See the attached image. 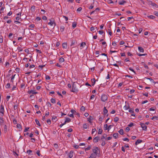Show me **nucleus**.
I'll return each mask as SVG.
<instances>
[{"label": "nucleus", "mask_w": 158, "mask_h": 158, "mask_svg": "<svg viewBox=\"0 0 158 158\" xmlns=\"http://www.w3.org/2000/svg\"><path fill=\"white\" fill-rule=\"evenodd\" d=\"M107 97L105 94L101 96V100L102 102H105L107 100Z\"/></svg>", "instance_id": "obj_1"}, {"label": "nucleus", "mask_w": 158, "mask_h": 158, "mask_svg": "<svg viewBox=\"0 0 158 158\" xmlns=\"http://www.w3.org/2000/svg\"><path fill=\"white\" fill-rule=\"evenodd\" d=\"M71 91L73 92H77L78 90L77 88L74 86V85L73 84L72 86V89L71 90Z\"/></svg>", "instance_id": "obj_2"}, {"label": "nucleus", "mask_w": 158, "mask_h": 158, "mask_svg": "<svg viewBox=\"0 0 158 158\" xmlns=\"http://www.w3.org/2000/svg\"><path fill=\"white\" fill-rule=\"evenodd\" d=\"M49 20L50 22L48 23V24L52 25L53 24H54L55 26L56 25V23L54 22V20L52 18L50 19Z\"/></svg>", "instance_id": "obj_3"}, {"label": "nucleus", "mask_w": 158, "mask_h": 158, "mask_svg": "<svg viewBox=\"0 0 158 158\" xmlns=\"http://www.w3.org/2000/svg\"><path fill=\"white\" fill-rule=\"evenodd\" d=\"M140 125H141L143 130L146 131L147 129V127L143 123H140Z\"/></svg>", "instance_id": "obj_4"}, {"label": "nucleus", "mask_w": 158, "mask_h": 158, "mask_svg": "<svg viewBox=\"0 0 158 158\" xmlns=\"http://www.w3.org/2000/svg\"><path fill=\"white\" fill-rule=\"evenodd\" d=\"M148 4L149 5H151L152 6H154V7H156V8L158 7V6L156 3H153L151 1H149L148 2Z\"/></svg>", "instance_id": "obj_5"}, {"label": "nucleus", "mask_w": 158, "mask_h": 158, "mask_svg": "<svg viewBox=\"0 0 158 158\" xmlns=\"http://www.w3.org/2000/svg\"><path fill=\"white\" fill-rule=\"evenodd\" d=\"M1 106V109H0V112L1 113H2V114L3 115L4 114V106H3L2 105Z\"/></svg>", "instance_id": "obj_6"}, {"label": "nucleus", "mask_w": 158, "mask_h": 158, "mask_svg": "<svg viewBox=\"0 0 158 158\" xmlns=\"http://www.w3.org/2000/svg\"><path fill=\"white\" fill-rule=\"evenodd\" d=\"M98 149V147H96L95 149H93V153L97 155V154H98L97 151Z\"/></svg>", "instance_id": "obj_7"}, {"label": "nucleus", "mask_w": 158, "mask_h": 158, "mask_svg": "<svg viewBox=\"0 0 158 158\" xmlns=\"http://www.w3.org/2000/svg\"><path fill=\"white\" fill-rule=\"evenodd\" d=\"M28 93L29 94H37V92H35L33 90H31L29 91L28 92Z\"/></svg>", "instance_id": "obj_8"}, {"label": "nucleus", "mask_w": 158, "mask_h": 158, "mask_svg": "<svg viewBox=\"0 0 158 158\" xmlns=\"http://www.w3.org/2000/svg\"><path fill=\"white\" fill-rule=\"evenodd\" d=\"M99 139V137L98 136L96 137L93 139V142L94 143H97Z\"/></svg>", "instance_id": "obj_9"}, {"label": "nucleus", "mask_w": 158, "mask_h": 158, "mask_svg": "<svg viewBox=\"0 0 158 158\" xmlns=\"http://www.w3.org/2000/svg\"><path fill=\"white\" fill-rule=\"evenodd\" d=\"M62 47L63 48L66 49L67 47V43H64L62 44Z\"/></svg>", "instance_id": "obj_10"}, {"label": "nucleus", "mask_w": 158, "mask_h": 158, "mask_svg": "<svg viewBox=\"0 0 158 158\" xmlns=\"http://www.w3.org/2000/svg\"><path fill=\"white\" fill-rule=\"evenodd\" d=\"M73 151H71L70 152L69 155V158H71L73 156Z\"/></svg>", "instance_id": "obj_11"}, {"label": "nucleus", "mask_w": 158, "mask_h": 158, "mask_svg": "<svg viewBox=\"0 0 158 158\" xmlns=\"http://www.w3.org/2000/svg\"><path fill=\"white\" fill-rule=\"evenodd\" d=\"M143 141L141 139H138L135 142V144L137 145L139 143H141Z\"/></svg>", "instance_id": "obj_12"}, {"label": "nucleus", "mask_w": 158, "mask_h": 158, "mask_svg": "<svg viewBox=\"0 0 158 158\" xmlns=\"http://www.w3.org/2000/svg\"><path fill=\"white\" fill-rule=\"evenodd\" d=\"M92 82V85L93 86L95 83L96 80L95 78H93L91 79Z\"/></svg>", "instance_id": "obj_13"}, {"label": "nucleus", "mask_w": 158, "mask_h": 158, "mask_svg": "<svg viewBox=\"0 0 158 158\" xmlns=\"http://www.w3.org/2000/svg\"><path fill=\"white\" fill-rule=\"evenodd\" d=\"M97 156V155L94 153H92L90 156V157L91 158H95Z\"/></svg>", "instance_id": "obj_14"}, {"label": "nucleus", "mask_w": 158, "mask_h": 158, "mask_svg": "<svg viewBox=\"0 0 158 158\" xmlns=\"http://www.w3.org/2000/svg\"><path fill=\"white\" fill-rule=\"evenodd\" d=\"M108 110L106 109V107H104V108L103 109V114L104 115L106 114H107L108 112Z\"/></svg>", "instance_id": "obj_15"}, {"label": "nucleus", "mask_w": 158, "mask_h": 158, "mask_svg": "<svg viewBox=\"0 0 158 158\" xmlns=\"http://www.w3.org/2000/svg\"><path fill=\"white\" fill-rule=\"evenodd\" d=\"M94 119V117L92 116H89V117L88 118V121L89 122L91 123V120Z\"/></svg>", "instance_id": "obj_16"}, {"label": "nucleus", "mask_w": 158, "mask_h": 158, "mask_svg": "<svg viewBox=\"0 0 158 158\" xmlns=\"http://www.w3.org/2000/svg\"><path fill=\"white\" fill-rule=\"evenodd\" d=\"M4 123V120L3 118L0 117V123L1 125H3Z\"/></svg>", "instance_id": "obj_17"}, {"label": "nucleus", "mask_w": 158, "mask_h": 158, "mask_svg": "<svg viewBox=\"0 0 158 158\" xmlns=\"http://www.w3.org/2000/svg\"><path fill=\"white\" fill-rule=\"evenodd\" d=\"M71 121V119L68 118H66L65 121V123H69Z\"/></svg>", "instance_id": "obj_18"}, {"label": "nucleus", "mask_w": 158, "mask_h": 158, "mask_svg": "<svg viewBox=\"0 0 158 158\" xmlns=\"http://www.w3.org/2000/svg\"><path fill=\"white\" fill-rule=\"evenodd\" d=\"M138 49H139V51L140 52H144V49H143L142 48V47H138Z\"/></svg>", "instance_id": "obj_19"}, {"label": "nucleus", "mask_w": 158, "mask_h": 158, "mask_svg": "<svg viewBox=\"0 0 158 158\" xmlns=\"http://www.w3.org/2000/svg\"><path fill=\"white\" fill-rule=\"evenodd\" d=\"M118 133H114L113 134V136L115 139H117L118 137Z\"/></svg>", "instance_id": "obj_20"}, {"label": "nucleus", "mask_w": 158, "mask_h": 158, "mask_svg": "<svg viewBox=\"0 0 158 158\" xmlns=\"http://www.w3.org/2000/svg\"><path fill=\"white\" fill-rule=\"evenodd\" d=\"M118 132L121 135H123V130L122 129H120L119 131Z\"/></svg>", "instance_id": "obj_21"}, {"label": "nucleus", "mask_w": 158, "mask_h": 158, "mask_svg": "<svg viewBox=\"0 0 158 158\" xmlns=\"http://www.w3.org/2000/svg\"><path fill=\"white\" fill-rule=\"evenodd\" d=\"M35 123H36L37 125L38 126L40 127L41 126L40 124V123L39 121L37 119H35Z\"/></svg>", "instance_id": "obj_22"}, {"label": "nucleus", "mask_w": 158, "mask_h": 158, "mask_svg": "<svg viewBox=\"0 0 158 158\" xmlns=\"http://www.w3.org/2000/svg\"><path fill=\"white\" fill-rule=\"evenodd\" d=\"M104 130H108V125L107 124H105L104 126Z\"/></svg>", "instance_id": "obj_23"}, {"label": "nucleus", "mask_w": 158, "mask_h": 158, "mask_svg": "<svg viewBox=\"0 0 158 158\" xmlns=\"http://www.w3.org/2000/svg\"><path fill=\"white\" fill-rule=\"evenodd\" d=\"M75 43H77L75 40H72L70 46H72L74 45L75 44Z\"/></svg>", "instance_id": "obj_24"}, {"label": "nucleus", "mask_w": 158, "mask_h": 158, "mask_svg": "<svg viewBox=\"0 0 158 158\" xmlns=\"http://www.w3.org/2000/svg\"><path fill=\"white\" fill-rule=\"evenodd\" d=\"M77 26V23L76 22H73L72 23V27L73 28H75Z\"/></svg>", "instance_id": "obj_25"}, {"label": "nucleus", "mask_w": 158, "mask_h": 158, "mask_svg": "<svg viewBox=\"0 0 158 158\" xmlns=\"http://www.w3.org/2000/svg\"><path fill=\"white\" fill-rule=\"evenodd\" d=\"M148 18H149L152 19H153L155 18V17L153 15H151L150 16H148Z\"/></svg>", "instance_id": "obj_26"}, {"label": "nucleus", "mask_w": 158, "mask_h": 158, "mask_svg": "<svg viewBox=\"0 0 158 158\" xmlns=\"http://www.w3.org/2000/svg\"><path fill=\"white\" fill-rule=\"evenodd\" d=\"M17 128L20 129L21 130H22V126L20 124H17Z\"/></svg>", "instance_id": "obj_27"}, {"label": "nucleus", "mask_w": 158, "mask_h": 158, "mask_svg": "<svg viewBox=\"0 0 158 158\" xmlns=\"http://www.w3.org/2000/svg\"><path fill=\"white\" fill-rule=\"evenodd\" d=\"M35 9V6H32L31 8V10L32 11H34Z\"/></svg>", "instance_id": "obj_28"}, {"label": "nucleus", "mask_w": 158, "mask_h": 158, "mask_svg": "<svg viewBox=\"0 0 158 158\" xmlns=\"http://www.w3.org/2000/svg\"><path fill=\"white\" fill-rule=\"evenodd\" d=\"M126 1H125L123 0L121 2H119V5H123L124 4L126 3Z\"/></svg>", "instance_id": "obj_29"}, {"label": "nucleus", "mask_w": 158, "mask_h": 158, "mask_svg": "<svg viewBox=\"0 0 158 158\" xmlns=\"http://www.w3.org/2000/svg\"><path fill=\"white\" fill-rule=\"evenodd\" d=\"M145 78H146L147 79L150 80L152 82L154 83H156V82H155L154 81L152 78H146V77H145Z\"/></svg>", "instance_id": "obj_30"}, {"label": "nucleus", "mask_w": 158, "mask_h": 158, "mask_svg": "<svg viewBox=\"0 0 158 158\" xmlns=\"http://www.w3.org/2000/svg\"><path fill=\"white\" fill-rule=\"evenodd\" d=\"M118 118L117 117H116L114 118V121L115 122H117L118 120Z\"/></svg>", "instance_id": "obj_31"}, {"label": "nucleus", "mask_w": 158, "mask_h": 158, "mask_svg": "<svg viewBox=\"0 0 158 158\" xmlns=\"http://www.w3.org/2000/svg\"><path fill=\"white\" fill-rule=\"evenodd\" d=\"M51 102L53 103H56V100L55 99L52 98L51 100Z\"/></svg>", "instance_id": "obj_32"}, {"label": "nucleus", "mask_w": 158, "mask_h": 158, "mask_svg": "<svg viewBox=\"0 0 158 158\" xmlns=\"http://www.w3.org/2000/svg\"><path fill=\"white\" fill-rule=\"evenodd\" d=\"M133 110L134 109L133 108H130L129 110V112L132 113H134V111Z\"/></svg>", "instance_id": "obj_33"}, {"label": "nucleus", "mask_w": 158, "mask_h": 158, "mask_svg": "<svg viewBox=\"0 0 158 158\" xmlns=\"http://www.w3.org/2000/svg\"><path fill=\"white\" fill-rule=\"evenodd\" d=\"M4 131L5 132H6L7 131V127L6 125H5L4 127Z\"/></svg>", "instance_id": "obj_34"}, {"label": "nucleus", "mask_w": 158, "mask_h": 158, "mask_svg": "<svg viewBox=\"0 0 158 158\" xmlns=\"http://www.w3.org/2000/svg\"><path fill=\"white\" fill-rule=\"evenodd\" d=\"M10 84L9 83H8L6 85V88H9L10 87Z\"/></svg>", "instance_id": "obj_35"}, {"label": "nucleus", "mask_w": 158, "mask_h": 158, "mask_svg": "<svg viewBox=\"0 0 158 158\" xmlns=\"http://www.w3.org/2000/svg\"><path fill=\"white\" fill-rule=\"evenodd\" d=\"M64 59L62 57H61L60 58V59H59V61L60 62H63L64 61Z\"/></svg>", "instance_id": "obj_36"}, {"label": "nucleus", "mask_w": 158, "mask_h": 158, "mask_svg": "<svg viewBox=\"0 0 158 158\" xmlns=\"http://www.w3.org/2000/svg\"><path fill=\"white\" fill-rule=\"evenodd\" d=\"M102 129H99L98 130V134H101L102 133Z\"/></svg>", "instance_id": "obj_37"}, {"label": "nucleus", "mask_w": 158, "mask_h": 158, "mask_svg": "<svg viewBox=\"0 0 158 158\" xmlns=\"http://www.w3.org/2000/svg\"><path fill=\"white\" fill-rule=\"evenodd\" d=\"M83 128L84 129H86L87 128V125L86 124H84L83 125Z\"/></svg>", "instance_id": "obj_38"}, {"label": "nucleus", "mask_w": 158, "mask_h": 158, "mask_svg": "<svg viewBox=\"0 0 158 158\" xmlns=\"http://www.w3.org/2000/svg\"><path fill=\"white\" fill-rule=\"evenodd\" d=\"M91 148V146H89L87 148L85 149V151L89 150Z\"/></svg>", "instance_id": "obj_39"}, {"label": "nucleus", "mask_w": 158, "mask_h": 158, "mask_svg": "<svg viewBox=\"0 0 158 158\" xmlns=\"http://www.w3.org/2000/svg\"><path fill=\"white\" fill-rule=\"evenodd\" d=\"M85 107L84 106H82L80 108V110L81 111H84L85 110Z\"/></svg>", "instance_id": "obj_40"}, {"label": "nucleus", "mask_w": 158, "mask_h": 158, "mask_svg": "<svg viewBox=\"0 0 158 158\" xmlns=\"http://www.w3.org/2000/svg\"><path fill=\"white\" fill-rule=\"evenodd\" d=\"M47 123L48 124H50L51 123V121L50 119H48L47 121Z\"/></svg>", "instance_id": "obj_41"}, {"label": "nucleus", "mask_w": 158, "mask_h": 158, "mask_svg": "<svg viewBox=\"0 0 158 158\" xmlns=\"http://www.w3.org/2000/svg\"><path fill=\"white\" fill-rule=\"evenodd\" d=\"M107 1L109 4H110L113 3V1L111 0H107Z\"/></svg>", "instance_id": "obj_42"}, {"label": "nucleus", "mask_w": 158, "mask_h": 158, "mask_svg": "<svg viewBox=\"0 0 158 158\" xmlns=\"http://www.w3.org/2000/svg\"><path fill=\"white\" fill-rule=\"evenodd\" d=\"M134 125V124L132 123H131L128 125V126L129 127H131L133 126Z\"/></svg>", "instance_id": "obj_43"}, {"label": "nucleus", "mask_w": 158, "mask_h": 158, "mask_svg": "<svg viewBox=\"0 0 158 158\" xmlns=\"http://www.w3.org/2000/svg\"><path fill=\"white\" fill-rule=\"evenodd\" d=\"M102 142L101 143V145L102 146H103L105 145L106 144V143L105 142V140H102Z\"/></svg>", "instance_id": "obj_44"}, {"label": "nucleus", "mask_w": 158, "mask_h": 158, "mask_svg": "<svg viewBox=\"0 0 158 158\" xmlns=\"http://www.w3.org/2000/svg\"><path fill=\"white\" fill-rule=\"evenodd\" d=\"M95 30V28H94V27H92L90 28V30L91 31H94Z\"/></svg>", "instance_id": "obj_45"}, {"label": "nucleus", "mask_w": 158, "mask_h": 158, "mask_svg": "<svg viewBox=\"0 0 158 158\" xmlns=\"http://www.w3.org/2000/svg\"><path fill=\"white\" fill-rule=\"evenodd\" d=\"M113 125H110L108 127V131H109V130L111 129V127H113Z\"/></svg>", "instance_id": "obj_46"}, {"label": "nucleus", "mask_w": 158, "mask_h": 158, "mask_svg": "<svg viewBox=\"0 0 158 158\" xmlns=\"http://www.w3.org/2000/svg\"><path fill=\"white\" fill-rule=\"evenodd\" d=\"M154 118H156V120H157V119H158V117L156 116H153L151 118V119L152 120H153Z\"/></svg>", "instance_id": "obj_47"}, {"label": "nucleus", "mask_w": 158, "mask_h": 158, "mask_svg": "<svg viewBox=\"0 0 158 158\" xmlns=\"http://www.w3.org/2000/svg\"><path fill=\"white\" fill-rule=\"evenodd\" d=\"M71 112L72 113H73L72 114H73V113L75 114L76 113V111L73 109H72L71 110Z\"/></svg>", "instance_id": "obj_48"}, {"label": "nucleus", "mask_w": 158, "mask_h": 158, "mask_svg": "<svg viewBox=\"0 0 158 158\" xmlns=\"http://www.w3.org/2000/svg\"><path fill=\"white\" fill-rule=\"evenodd\" d=\"M47 105L49 106V107H51V106H52V104H51V103L49 102H47Z\"/></svg>", "instance_id": "obj_49"}, {"label": "nucleus", "mask_w": 158, "mask_h": 158, "mask_svg": "<svg viewBox=\"0 0 158 158\" xmlns=\"http://www.w3.org/2000/svg\"><path fill=\"white\" fill-rule=\"evenodd\" d=\"M17 85V83H16V85H14L13 88L12 89V90H14L16 88Z\"/></svg>", "instance_id": "obj_50"}, {"label": "nucleus", "mask_w": 158, "mask_h": 158, "mask_svg": "<svg viewBox=\"0 0 158 158\" xmlns=\"http://www.w3.org/2000/svg\"><path fill=\"white\" fill-rule=\"evenodd\" d=\"M29 129V127H25V129L24 130V132H26Z\"/></svg>", "instance_id": "obj_51"}, {"label": "nucleus", "mask_w": 158, "mask_h": 158, "mask_svg": "<svg viewBox=\"0 0 158 158\" xmlns=\"http://www.w3.org/2000/svg\"><path fill=\"white\" fill-rule=\"evenodd\" d=\"M50 79V77L48 75H47L46 76V79L47 80H49Z\"/></svg>", "instance_id": "obj_52"}, {"label": "nucleus", "mask_w": 158, "mask_h": 158, "mask_svg": "<svg viewBox=\"0 0 158 158\" xmlns=\"http://www.w3.org/2000/svg\"><path fill=\"white\" fill-rule=\"evenodd\" d=\"M64 27L62 26V27H61L60 28V29L61 31V32L63 31L64 30Z\"/></svg>", "instance_id": "obj_53"}, {"label": "nucleus", "mask_w": 158, "mask_h": 158, "mask_svg": "<svg viewBox=\"0 0 158 158\" xmlns=\"http://www.w3.org/2000/svg\"><path fill=\"white\" fill-rule=\"evenodd\" d=\"M40 151L39 150H38L36 152V154L39 156H40Z\"/></svg>", "instance_id": "obj_54"}, {"label": "nucleus", "mask_w": 158, "mask_h": 158, "mask_svg": "<svg viewBox=\"0 0 158 158\" xmlns=\"http://www.w3.org/2000/svg\"><path fill=\"white\" fill-rule=\"evenodd\" d=\"M126 131H127V132H128L129 131V130H130V129L128 127H127L126 128Z\"/></svg>", "instance_id": "obj_55"}, {"label": "nucleus", "mask_w": 158, "mask_h": 158, "mask_svg": "<svg viewBox=\"0 0 158 158\" xmlns=\"http://www.w3.org/2000/svg\"><path fill=\"white\" fill-rule=\"evenodd\" d=\"M123 140L124 141H127V142L129 141V139L127 138H125L123 139Z\"/></svg>", "instance_id": "obj_56"}, {"label": "nucleus", "mask_w": 158, "mask_h": 158, "mask_svg": "<svg viewBox=\"0 0 158 158\" xmlns=\"http://www.w3.org/2000/svg\"><path fill=\"white\" fill-rule=\"evenodd\" d=\"M99 51H96V55H97V57L99 56L98 54H99Z\"/></svg>", "instance_id": "obj_57"}, {"label": "nucleus", "mask_w": 158, "mask_h": 158, "mask_svg": "<svg viewBox=\"0 0 158 158\" xmlns=\"http://www.w3.org/2000/svg\"><path fill=\"white\" fill-rule=\"evenodd\" d=\"M124 42L123 41H121L119 42V44L120 45H123L124 44Z\"/></svg>", "instance_id": "obj_58"}, {"label": "nucleus", "mask_w": 158, "mask_h": 158, "mask_svg": "<svg viewBox=\"0 0 158 158\" xmlns=\"http://www.w3.org/2000/svg\"><path fill=\"white\" fill-rule=\"evenodd\" d=\"M57 94L59 95L61 97H63V95L59 92H57Z\"/></svg>", "instance_id": "obj_59"}, {"label": "nucleus", "mask_w": 158, "mask_h": 158, "mask_svg": "<svg viewBox=\"0 0 158 158\" xmlns=\"http://www.w3.org/2000/svg\"><path fill=\"white\" fill-rule=\"evenodd\" d=\"M74 147L76 149H77L78 148H79V146L78 145H74Z\"/></svg>", "instance_id": "obj_60"}, {"label": "nucleus", "mask_w": 158, "mask_h": 158, "mask_svg": "<svg viewBox=\"0 0 158 158\" xmlns=\"http://www.w3.org/2000/svg\"><path fill=\"white\" fill-rule=\"evenodd\" d=\"M86 45V44L85 43V42H82V43H81V47H83V45Z\"/></svg>", "instance_id": "obj_61"}, {"label": "nucleus", "mask_w": 158, "mask_h": 158, "mask_svg": "<svg viewBox=\"0 0 158 158\" xmlns=\"http://www.w3.org/2000/svg\"><path fill=\"white\" fill-rule=\"evenodd\" d=\"M32 152V151L31 150H28L27 151V152L28 154H30Z\"/></svg>", "instance_id": "obj_62"}, {"label": "nucleus", "mask_w": 158, "mask_h": 158, "mask_svg": "<svg viewBox=\"0 0 158 158\" xmlns=\"http://www.w3.org/2000/svg\"><path fill=\"white\" fill-rule=\"evenodd\" d=\"M154 14L157 16H158V12H154Z\"/></svg>", "instance_id": "obj_63"}, {"label": "nucleus", "mask_w": 158, "mask_h": 158, "mask_svg": "<svg viewBox=\"0 0 158 158\" xmlns=\"http://www.w3.org/2000/svg\"><path fill=\"white\" fill-rule=\"evenodd\" d=\"M36 19L37 21H39L41 20V18L39 17H36Z\"/></svg>", "instance_id": "obj_64"}]
</instances>
